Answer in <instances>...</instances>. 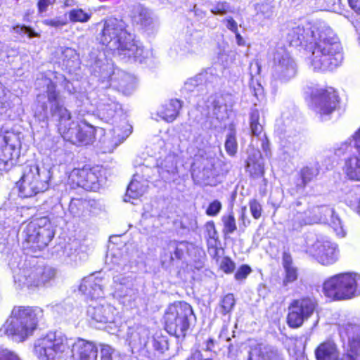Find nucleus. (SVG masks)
I'll return each instance as SVG.
<instances>
[{
  "mask_svg": "<svg viewBox=\"0 0 360 360\" xmlns=\"http://www.w3.org/2000/svg\"><path fill=\"white\" fill-rule=\"evenodd\" d=\"M46 89L43 94L37 96V103L41 108L40 114L47 115L49 108L51 115L58 121L59 133L64 139L70 142H79L87 145L95 136V128L84 120L75 122L70 112L64 106L63 101L56 84L49 78L41 79Z\"/></svg>",
  "mask_w": 360,
  "mask_h": 360,
  "instance_id": "nucleus-1",
  "label": "nucleus"
},
{
  "mask_svg": "<svg viewBox=\"0 0 360 360\" xmlns=\"http://www.w3.org/2000/svg\"><path fill=\"white\" fill-rule=\"evenodd\" d=\"M34 354L41 360L61 357L70 352L77 360H96L98 349L95 345L83 339L68 338L60 332L50 333L37 340L34 347Z\"/></svg>",
  "mask_w": 360,
  "mask_h": 360,
  "instance_id": "nucleus-2",
  "label": "nucleus"
},
{
  "mask_svg": "<svg viewBox=\"0 0 360 360\" xmlns=\"http://www.w3.org/2000/svg\"><path fill=\"white\" fill-rule=\"evenodd\" d=\"M101 31L98 35L100 43L107 46L122 59H132L142 63L146 57L141 44L125 29L122 20L108 18L98 24Z\"/></svg>",
  "mask_w": 360,
  "mask_h": 360,
  "instance_id": "nucleus-3",
  "label": "nucleus"
},
{
  "mask_svg": "<svg viewBox=\"0 0 360 360\" xmlns=\"http://www.w3.org/2000/svg\"><path fill=\"white\" fill-rule=\"evenodd\" d=\"M42 316L43 310L39 307H15L4 325V332L23 341L32 334Z\"/></svg>",
  "mask_w": 360,
  "mask_h": 360,
  "instance_id": "nucleus-4",
  "label": "nucleus"
},
{
  "mask_svg": "<svg viewBox=\"0 0 360 360\" xmlns=\"http://www.w3.org/2000/svg\"><path fill=\"white\" fill-rule=\"evenodd\" d=\"M51 178L52 171L49 166L35 163L25 165L22 176L17 183L20 195L30 198L46 191L49 188Z\"/></svg>",
  "mask_w": 360,
  "mask_h": 360,
  "instance_id": "nucleus-5",
  "label": "nucleus"
},
{
  "mask_svg": "<svg viewBox=\"0 0 360 360\" xmlns=\"http://www.w3.org/2000/svg\"><path fill=\"white\" fill-rule=\"evenodd\" d=\"M54 236L52 225L47 217L37 218L28 223L22 231L24 247L33 252L45 248Z\"/></svg>",
  "mask_w": 360,
  "mask_h": 360,
  "instance_id": "nucleus-6",
  "label": "nucleus"
},
{
  "mask_svg": "<svg viewBox=\"0 0 360 360\" xmlns=\"http://www.w3.org/2000/svg\"><path fill=\"white\" fill-rule=\"evenodd\" d=\"M342 48L338 37L335 40L326 41L314 46L311 64L314 70H332L343 60Z\"/></svg>",
  "mask_w": 360,
  "mask_h": 360,
  "instance_id": "nucleus-7",
  "label": "nucleus"
},
{
  "mask_svg": "<svg viewBox=\"0 0 360 360\" xmlns=\"http://www.w3.org/2000/svg\"><path fill=\"white\" fill-rule=\"evenodd\" d=\"M193 315L191 306L185 302H176L170 304L164 316L166 330L169 334L178 338L184 337L189 328Z\"/></svg>",
  "mask_w": 360,
  "mask_h": 360,
  "instance_id": "nucleus-8",
  "label": "nucleus"
},
{
  "mask_svg": "<svg viewBox=\"0 0 360 360\" xmlns=\"http://www.w3.org/2000/svg\"><path fill=\"white\" fill-rule=\"evenodd\" d=\"M333 213V207L327 205L311 206L304 212H292L289 224L293 230L298 231L304 226L328 221V214Z\"/></svg>",
  "mask_w": 360,
  "mask_h": 360,
  "instance_id": "nucleus-9",
  "label": "nucleus"
},
{
  "mask_svg": "<svg viewBox=\"0 0 360 360\" xmlns=\"http://www.w3.org/2000/svg\"><path fill=\"white\" fill-rule=\"evenodd\" d=\"M316 305V300L308 297L292 301L288 307V325L291 328L300 327L313 314Z\"/></svg>",
  "mask_w": 360,
  "mask_h": 360,
  "instance_id": "nucleus-10",
  "label": "nucleus"
},
{
  "mask_svg": "<svg viewBox=\"0 0 360 360\" xmlns=\"http://www.w3.org/2000/svg\"><path fill=\"white\" fill-rule=\"evenodd\" d=\"M273 62L272 77L275 80L285 82L296 75V63L284 49L276 50L274 55Z\"/></svg>",
  "mask_w": 360,
  "mask_h": 360,
  "instance_id": "nucleus-11",
  "label": "nucleus"
},
{
  "mask_svg": "<svg viewBox=\"0 0 360 360\" xmlns=\"http://www.w3.org/2000/svg\"><path fill=\"white\" fill-rule=\"evenodd\" d=\"M307 252L324 266L335 263L339 258L338 245L328 240H316L313 243H308Z\"/></svg>",
  "mask_w": 360,
  "mask_h": 360,
  "instance_id": "nucleus-12",
  "label": "nucleus"
},
{
  "mask_svg": "<svg viewBox=\"0 0 360 360\" xmlns=\"http://www.w3.org/2000/svg\"><path fill=\"white\" fill-rule=\"evenodd\" d=\"M101 177V169L98 167H84L74 169L70 174L69 180L77 186L96 191L100 188Z\"/></svg>",
  "mask_w": 360,
  "mask_h": 360,
  "instance_id": "nucleus-13",
  "label": "nucleus"
},
{
  "mask_svg": "<svg viewBox=\"0 0 360 360\" xmlns=\"http://www.w3.org/2000/svg\"><path fill=\"white\" fill-rule=\"evenodd\" d=\"M338 103V96L333 89H316L311 94V106L321 116L332 113Z\"/></svg>",
  "mask_w": 360,
  "mask_h": 360,
  "instance_id": "nucleus-14",
  "label": "nucleus"
},
{
  "mask_svg": "<svg viewBox=\"0 0 360 360\" xmlns=\"http://www.w3.org/2000/svg\"><path fill=\"white\" fill-rule=\"evenodd\" d=\"M55 270L51 267H33L22 271L19 281L27 288H39L45 285L55 276Z\"/></svg>",
  "mask_w": 360,
  "mask_h": 360,
  "instance_id": "nucleus-15",
  "label": "nucleus"
},
{
  "mask_svg": "<svg viewBox=\"0 0 360 360\" xmlns=\"http://www.w3.org/2000/svg\"><path fill=\"white\" fill-rule=\"evenodd\" d=\"M340 292L339 300H348L360 295V275L340 274Z\"/></svg>",
  "mask_w": 360,
  "mask_h": 360,
  "instance_id": "nucleus-16",
  "label": "nucleus"
},
{
  "mask_svg": "<svg viewBox=\"0 0 360 360\" xmlns=\"http://www.w3.org/2000/svg\"><path fill=\"white\" fill-rule=\"evenodd\" d=\"M337 34L326 22L318 21L311 24L309 44L314 43L316 46L327 40H335Z\"/></svg>",
  "mask_w": 360,
  "mask_h": 360,
  "instance_id": "nucleus-17",
  "label": "nucleus"
},
{
  "mask_svg": "<svg viewBox=\"0 0 360 360\" xmlns=\"http://www.w3.org/2000/svg\"><path fill=\"white\" fill-rule=\"evenodd\" d=\"M185 248L186 245L183 242L178 243L174 240L168 243L161 254L162 266H169L175 261L181 260L184 256Z\"/></svg>",
  "mask_w": 360,
  "mask_h": 360,
  "instance_id": "nucleus-18",
  "label": "nucleus"
},
{
  "mask_svg": "<svg viewBox=\"0 0 360 360\" xmlns=\"http://www.w3.org/2000/svg\"><path fill=\"white\" fill-rule=\"evenodd\" d=\"M311 22L297 25L292 27L287 34L290 44L298 46L303 43H309Z\"/></svg>",
  "mask_w": 360,
  "mask_h": 360,
  "instance_id": "nucleus-19",
  "label": "nucleus"
},
{
  "mask_svg": "<svg viewBox=\"0 0 360 360\" xmlns=\"http://www.w3.org/2000/svg\"><path fill=\"white\" fill-rule=\"evenodd\" d=\"M101 282V278L89 276L82 279L79 290L91 298H98L103 294Z\"/></svg>",
  "mask_w": 360,
  "mask_h": 360,
  "instance_id": "nucleus-20",
  "label": "nucleus"
},
{
  "mask_svg": "<svg viewBox=\"0 0 360 360\" xmlns=\"http://www.w3.org/2000/svg\"><path fill=\"white\" fill-rule=\"evenodd\" d=\"M11 141V136L0 135V169H6L14 155H17L15 146Z\"/></svg>",
  "mask_w": 360,
  "mask_h": 360,
  "instance_id": "nucleus-21",
  "label": "nucleus"
},
{
  "mask_svg": "<svg viewBox=\"0 0 360 360\" xmlns=\"http://www.w3.org/2000/svg\"><path fill=\"white\" fill-rule=\"evenodd\" d=\"M132 20L145 29L153 28L157 23V20L152 12L140 5L134 8Z\"/></svg>",
  "mask_w": 360,
  "mask_h": 360,
  "instance_id": "nucleus-22",
  "label": "nucleus"
},
{
  "mask_svg": "<svg viewBox=\"0 0 360 360\" xmlns=\"http://www.w3.org/2000/svg\"><path fill=\"white\" fill-rule=\"evenodd\" d=\"M115 309L109 305L89 306L87 310L88 315L96 322L108 323L114 320Z\"/></svg>",
  "mask_w": 360,
  "mask_h": 360,
  "instance_id": "nucleus-23",
  "label": "nucleus"
},
{
  "mask_svg": "<svg viewBox=\"0 0 360 360\" xmlns=\"http://www.w3.org/2000/svg\"><path fill=\"white\" fill-rule=\"evenodd\" d=\"M148 181L138 174L134 176L128 186L124 200L130 202L131 199H137L143 195L148 188Z\"/></svg>",
  "mask_w": 360,
  "mask_h": 360,
  "instance_id": "nucleus-24",
  "label": "nucleus"
},
{
  "mask_svg": "<svg viewBox=\"0 0 360 360\" xmlns=\"http://www.w3.org/2000/svg\"><path fill=\"white\" fill-rule=\"evenodd\" d=\"M317 360H345L340 359L337 345L333 341H326L319 345L315 350Z\"/></svg>",
  "mask_w": 360,
  "mask_h": 360,
  "instance_id": "nucleus-25",
  "label": "nucleus"
},
{
  "mask_svg": "<svg viewBox=\"0 0 360 360\" xmlns=\"http://www.w3.org/2000/svg\"><path fill=\"white\" fill-rule=\"evenodd\" d=\"M130 345L138 349H144L149 340V330L144 326L131 328L128 333Z\"/></svg>",
  "mask_w": 360,
  "mask_h": 360,
  "instance_id": "nucleus-26",
  "label": "nucleus"
},
{
  "mask_svg": "<svg viewBox=\"0 0 360 360\" xmlns=\"http://www.w3.org/2000/svg\"><path fill=\"white\" fill-rule=\"evenodd\" d=\"M282 266L285 273L283 285L287 287L290 283L297 281L298 278V269L293 263L291 255L288 252L283 253Z\"/></svg>",
  "mask_w": 360,
  "mask_h": 360,
  "instance_id": "nucleus-27",
  "label": "nucleus"
},
{
  "mask_svg": "<svg viewBox=\"0 0 360 360\" xmlns=\"http://www.w3.org/2000/svg\"><path fill=\"white\" fill-rule=\"evenodd\" d=\"M181 103L178 99H172L165 103L158 111V115L167 122H172L179 115Z\"/></svg>",
  "mask_w": 360,
  "mask_h": 360,
  "instance_id": "nucleus-28",
  "label": "nucleus"
},
{
  "mask_svg": "<svg viewBox=\"0 0 360 360\" xmlns=\"http://www.w3.org/2000/svg\"><path fill=\"white\" fill-rule=\"evenodd\" d=\"M249 360H283L277 351L270 346L258 345L252 349Z\"/></svg>",
  "mask_w": 360,
  "mask_h": 360,
  "instance_id": "nucleus-29",
  "label": "nucleus"
},
{
  "mask_svg": "<svg viewBox=\"0 0 360 360\" xmlns=\"http://www.w3.org/2000/svg\"><path fill=\"white\" fill-rule=\"evenodd\" d=\"M340 288V274L328 278L323 285V290L325 295L336 300H340L339 294Z\"/></svg>",
  "mask_w": 360,
  "mask_h": 360,
  "instance_id": "nucleus-30",
  "label": "nucleus"
},
{
  "mask_svg": "<svg viewBox=\"0 0 360 360\" xmlns=\"http://www.w3.org/2000/svg\"><path fill=\"white\" fill-rule=\"evenodd\" d=\"M227 98H231V96L229 95L217 96L212 100L213 114L220 122L229 117L227 105L224 103Z\"/></svg>",
  "mask_w": 360,
  "mask_h": 360,
  "instance_id": "nucleus-31",
  "label": "nucleus"
},
{
  "mask_svg": "<svg viewBox=\"0 0 360 360\" xmlns=\"http://www.w3.org/2000/svg\"><path fill=\"white\" fill-rule=\"evenodd\" d=\"M359 156L349 159L345 163L343 171L348 179L360 181V148H357Z\"/></svg>",
  "mask_w": 360,
  "mask_h": 360,
  "instance_id": "nucleus-32",
  "label": "nucleus"
},
{
  "mask_svg": "<svg viewBox=\"0 0 360 360\" xmlns=\"http://www.w3.org/2000/svg\"><path fill=\"white\" fill-rule=\"evenodd\" d=\"M251 133L253 136L260 138L264 133V121L260 120L259 112L257 109H252L250 117Z\"/></svg>",
  "mask_w": 360,
  "mask_h": 360,
  "instance_id": "nucleus-33",
  "label": "nucleus"
},
{
  "mask_svg": "<svg viewBox=\"0 0 360 360\" xmlns=\"http://www.w3.org/2000/svg\"><path fill=\"white\" fill-rule=\"evenodd\" d=\"M207 73L197 75L194 77L188 79L184 84V89L187 91H199L203 89Z\"/></svg>",
  "mask_w": 360,
  "mask_h": 360,
  "instance_id": "nucleus-34",
  "label": "nucleus"
},
{
  "mask_svg": "<svg viewBox=\"0 0 360 360\" xmlns=\"http://www.w3.org/2000/svg\"><path fill=\"white\" fill-rule=\"evenodd\" d=\"M123 127L126 128L124 132H121V129L119 127H116L112 129V141L110 146L111 148L110 150H113L115 148L119 146L131 134V127H129L127 123H124Z\"/></svg>",
  "mask_w": 360,
  "mask_h": 360,
  "instance_id": "nucleus-35",
  "label": "nucleus"
},
{
  "mask_svg": "<svg viewBox=\"0 0 360 360\" xmlns=\"http://www.w3.org/2000/svg\"><path fill=\"white\" fill-rule=\"evenodd\" d=\"M354 134H355V132L347 141H345L344 142H342L341 143H340L339 145L337 146V147L335 148V154L336 155L342 156V155H344L345 154L350 153L352 152V150H353L354 148L356 150H358L356 147L355 146L354 139L353 137ZM357 152H358V154H359V151H357ZM358 156H359V155H357L355 157H352V158H356ZM349 159H351V158H349L348 160ZM347 160V159L345 160V162Z\"/></svg>",
  "mask_w": 360,
  "mask_h": 360,
  "instance_id": "nucleus-36",
  "label": "nucleus"
},
{
  "mask_svg": "<svg viewBox=\"0 0 360 360\" xmlns=\"http://www.w3.org/2000/svg\"><path fill=\"white\" fill-rule=\"evenodd\" d=\"M328 217H330V220L328 219V221L330 226L333 229L336 235L338 237H344L346 234L345 231L343 228L342 222L338 214H336L334 209L333 208V213L328 214Z\"/></svg>",
  "mask_w": 360,
  "mask_h": 360,
  "instance_id": "nucleus-37",
  "label": "nucleus"
},
{
  "mask_svg": "<svg viewBox=\"0 0 360 360\" xmlns=\"http://www.w3.org/2000/svg\"><path fill=\"white\" fill-rule=\"evenodd\" d=\"M210 12L214 15H224L229 12H233L229 3L225 1H210Z\"/></svg>",
  "mask_w": 360,
  "mask_h": 360,
  "instance_id": "nucleus-38",
  "label": "nucleus"
},
{
  "mask_svg": "<svg viewBox=\"0 0 360 360\" xmlns=\"http://www.w3.org/2000/svg\"><path fill=\"white\" fill-rule=\"evenodd\" d=\"M344 357L345 360H360V335L352 338L349 351Z\"/></svg>",
  "mask_w": 360,
  "mask_h": 360,
  "instance_id": "nucleus-39",
  "label": "nucleus"
},
{
  "mask_svg": "<svg viewBox=\"0 0 360 360\" xmlns=\"http://www.w3.org/2000/svg\"><path fill=\"white\" fill-rule=\"evenodd\" d=\"M118 109V104L115 103H110L107 105H101L99 113L102 119L105 120L107 122L112 120L117 114Z\"/></svg>",
  "mask_w": 360,
  "mask_h": 360,
  "instance_id": "nucleus-40",
  "label": "nucleus"
},
{
  "mask_svg": "<svg viewBox=\"0 0 360 360\" xmlns=\"http://www.w3.org/2000/svg\"><path fill=\"white\" fill-rule=\"evenodd\" d=\"M118 87L124 93H129L134 86V77L124 72H121L119 76Z\"/></svg>",
  "mask_w": 360,
  "mask_h": 360,
  "instance_id": "nucleus-41",
  "label": "nucleus"
},
{
  "mask_svg": "<svg viewBox=\"0 0 360 360\" xmlns=\"http://www.w3.org/2000/svg\"><path fill=\"white\" fill-rule=\"evenodd\" d=\"M201 178L205 184H212L216 176V171L214 164L211 160H207L201 172Z\"/></svg>",
  "mask_w": 360,
  "mask_h": 360,
  "instance_id": "nucleus-42",
  "label": "nucleus"
},
{
  "mask_svg": "<svg viewBox=\"0 0 360 360\" xmlns=\"http://www.w3.org/2000/svg\"><path fill=\"white\" fill-rule=\"evenodd\" d=\"M68 15L70 20L72 22H86L91 17V13H86L82 8L72 9L68 13Z\"/></svg>",
  "mask_w": 360,
  "mask_h": 360,
  "instance_id": "nucleus-43",
  "label": "nucleus"
},
{
  "mask_svg": "<svg viewBox=\"0 0 360 360\" xmlns=\"http://www.w3.org/2000/svg\"><path fill=\"white\" fill-rule=\"evenodd\" d=\"M221 221L224 225L223 233L225 235L233 233L236 230L237 226L233 212L223 215Z\"/></svg>",
  "mask_w": 360,
  "mask_h": 360,
  "instance_id": "nucleus-44",
  "label": "nucleus"
},
{
  "mask_svg": "<svg viewBox=\"0 0 360 360\" xmlns=\"http://www.w3.org/2000/svg\"><path fill=\"white\" fill-rule=\"evenodd\" d=\"M247 169L254 178L261 177L264 173V165L260 160L257 162L248 160L247 162Z\"/></svg>",
  "mask_w": 360,
  "mask_h": 360,
  "instance_id": "nucleus-45",
  "label": "nucleus"
},
{
  "mask_svg": "<svg viewBox=\"0 0 360 360\" xmlns=\"http://www.w3.org/2000/svg\"><path fill=\"white\" fill-rule=\"evenodd\" d=\"M319 173V170L316 167H304L300 172L304 186L316 178Z\"/></svg>",
  "mask_w": 360,
  "mask_h": 360,
  "instance_id": "nucleus-46",
  "label": "nucleus"
},
{
  "mask_svg": "<svg viewBox=\"0 0 360 360\" xmlns=\"http://www.w3.org/2000/svg\"><path fill=\"white\" fill-rule=\"evenodd\" d=\"M86 205V202L82 199H72L69 205V211L74 217H79L82 214Z\"/></svg>",
  "mask_w": 360,
  "mask_h": 360,
  "instance_id": "nucleus-47",
  "label": "nucleus"
},
{
  "mask_svg": "<svg viewBox=\"0 0 360 360\" xmlns=\"http://www.w3.org/2000/svg\"><path fill=\"white\" fill-rule=\"evenodd\" d=\"M225 149L226 153L233 156L234 155L238 149V143L236 141V135L233 132L229 133L225 141Z\"/></svg>",
  "mask_w": 360,
  "mask_h": 360,
  "instance_id": "nucleus-48",
  "label": "nucleus"
},
{
  "mask_svg": "<svg viewBox=\"0 0 360 360\" xmlns=\"http://www.w3.org/2000/svg\"><path fill=\"white\" fill-rule=\"evenodd\" d=\"M235 299L233 294H228L224 297L221 302V307L224 314L229 313L235 305Z\"/></svg>",
  "mask_w": 360,
  "mask_h": 360,
  "instance_id": "nucleus-49",
  "label": "nucleus"
},
{
  "mask_svg": "<svg viewBox=\"0 0 360 360\" xmlns=\"http://www.w3.org/2000/svg\"><path fill=\"white\" fill-rule=\"evenodd\" d=\"M13 31L18 34H26L29 38L39 37V34L33 29L25 25H16L13 27Z\"/></svg>",
  "mask_w": 360,
  "mask_h": 360,
  "instance_id": "nucleus-50",
  "label": "nucleus"
},
{
  "mask_svg": "<svg viewBox=\"0 0 360 360\" xmlns=\"http://www.w3.org/2000/svg\"><path fill=\"white\" fill-rule=\"evenodd\" d=\"M205 228L206 231L207 233V236L210 239V241L217 243L218 239V233L215 229L214 223L212 221H208L205 225Z\"/></svg>",
  "mask_w": 360,
  "mask_h": 360,
  "instance_id": "nucleus-51",
  "label": "nucleus"
},
{
  "mask_svg": "<svg viewBox=\"0 0 360 360\" xmlns=\"http://www.w3.org/2000/svg\"><path fill=\"white\" fill-rule=\"evenodd\" d=\"M251 268L247 265L243 264L239 267L237 271L235 274V279L237 281H243L247 276L251 273Z\"/></svg>",
  "mask_w": 360,
  "mask_h": 360,
  "instance_id": "nucleus-52",
  "label": "nucleus"
},
{
  "mask_svg": "<svg viewBox=\"0 0 360 360\" xmlns=\"http://www.w3.org/2000/svg\"><path fill=\"white\" fill-rule=\"evenodd\" d=\"M250 210L252 217L255 219H259L262 214V206L256 200H252L250 202Z\"/></svg>",
  "mask_w": 360,
  "mask_h": 360,
  "instance_id": "nucleus-53",
  "label": "nucleus"
},
{
  "mask_svg": "<svg viewBox=\"0 0 360 360\" xmlns=\"http://www.w3.org/2000/svg\"><path fill=\"white\" fill-rule=\"evenodd\" d=\"M220 268L226 274L232 273L235 269V263L229 257L222 259Z\"/></svg>",
  "mask_w": 360,
  "mask_h": 360,
  "instance_id": "nucleus-54",
  "label": "nucleus"
},
{
  "mask_svg": "<svg viewBox=\"0 0 360 360\" xmlns=\"http://www.w3.org/2000/svg\"><path fill=\"white\" fill-rule=\"evenodd\" d=\"M221 210V203L219 200H214L209 205L206 210V214L209 216H216Z\"/></svg>",
  "mask_w": 360,
  "mask_h": 360,
  "instance_id": "nucleus-55",
  "label": "nucleus"
},
{
  "mask_svg": "<svg viewBox=\"0 0 360 360\" xmlns=\"http://www.w3.org/2000/svg\"><path fill=\"white\" fill-rule=\"evenodd\" d=\"M114 349L108 345H101V360H112Z\"/></svg>",
  "mask_w": 360,
  "mask_h": 360,
  "instance_id": "nucleus-56",
  "label": "nucleus"
},
{
  "mask_svg": "<svg viewBox=\"0 0 360 360\" xmlns=\"http://www.w3.org/2000/svg\"><path fill=\"white\" fill-rule=\"evenodd\" d=\"M0 360H21L15 353L0 348Z\"/></svg>",
  "mask_w": 360,
  "mask_h": 360,
  "instance_id": "nucleus-57",
  "label": "nucleus"
},
{
  "mask_svg": "<svg viewBox=\"0 0 360 360\" xmlns=\"http://www.w3.org/2000/svg\"><path fill=\"white\" fill-rule=\"evenodd\" d=\"M221 251V248L217 247V243L208 241V252L214 259L218 260Z\"/></svg>",
  "mask_w": 360,
  "mask_h": 360,
  "instance_id": "nucleus-58",
  "label": "nucleus"
},
{
  "mask_svg": "<svg viewBox=\"0 0 360 360\" xmlns=\"http://www.w3.org/2000/svg\"><path fill=\"white\" fill-rule=\"evenodd\" d=\"M63 57L64 60H77L78 56L75 49L71 48H65L63 51Z\"/></svg>",
  "mask_w": 360,
  "mask_h": 360,
  "instance_id": "nucleus-59",
  "label": "nucleus"
},
{
  "mask_svg": "<svg viewBox=\"0 0 360 360\" xmlns=\"http://www.w3.org/2000/svg\"><path fill=\"white\" fill-rule=\"evenodd\" d=\"M44 23L53 27H60L66 25L67 22L61 20L60 18H55L53 19H46L44 21Z\"/></svg>",
  "mask_w": 360,
  "mask_h": 360,
  "instance_id": "nucleus-60",
  "label": "nucleus"
},
{
  "mask_svg": "<svg viewBox=\"0 0 360 360\" xmlns=\"http://www.w3.org/2000/svg\"><path fill=\"white\" fill-rule=\"evenodd\" d=\"M56 0H39L37 6L39 11L43 13L46 11L49 6H52L55 4Z\"/></svg>",
  "mask_w": 360,
  "mask_h": 360,
  "instance_id": "nucleus-61",
  "label": "nucleus"
},
{
  "mask_svg": "<svg viewBox=\"0 0 360 360\" xmlns=\"http://www.w3.org/2000/svg\"><path fill=\"white\" fill-rule=\"evenodd\" d=\"M113 281L116 285L122 286L127 285L129 283V279L122 275H117L113 277Z\"/></svg>",
  "mask_w": 360,
  "mask_h": 360,
  "instance_id": "nucleus-62",
  "label": "nucleus"
},
{
  "mask_svg": "<svg viewBox=\"0 0 360 360\" xmlns=\"http://www.w3.org/2000/svg\"><path fill=\"white\" fill-rule=\"evenodd\" d=\"M357 329V326L351 323H347L346 326L342 325L340 327V331H345L347 335H350L352 332H354Z\"/></svg>",
  "mask_w": 360,
  "mask_h": 360,
  "instance_id": "nucleus-63",
  "label": "nucleus"
},
{
  "mask_svg": "<svg viewBox=\"0 0 360 360\" xmlns=\"http://www.w3.org/2000/svg\"><path fill=\"white\" fill-rule=\"evenodd\" d=\"M226 20L227 22V28L232 31L233 32L236 33V32H238L237 22L232 18H229Z\"/></svg>",
  "mask_w": 360,
  "mask_h": 360,
  "instance_id": "nucleus-64",
  "label": "nucleus"
}]
</instances>
